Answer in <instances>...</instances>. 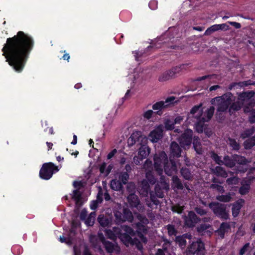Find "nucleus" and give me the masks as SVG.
<instances>
[{"instance_id": "obj_1", "label": "nucleus", "mask_w": 255, "mask_h": 255, "mask_svg": "<svg viewBox=\"0 0 255 255\" xmlns=\"http://www.w3.org/2000/svg\"><path fill=\"white\" fill-rule=\"evenodd\" d=\"M32 38L22 31L6 40L2 51L6 61L17 72H21L24 68L27 56L33 48Z\"/></svg>"}, {"instance_id": "obj_2", "label": "nucleus", "mask_w": 255, "mask_h": 255, "mask_svg": "<svg viewBox=\"0 0 255 255\" xmlns=\"http://www.w3.org/2000/svg\"><path fill=\"white\" fill-rule=\"evenodd\" d=\"M234 96L232 93L227 92L221 96L212 99L211 104L217 106V113L219 117L222 116V113L228 111L231 103L233 101Z\"/></svg>"}, {"instance_id": "obj_3", "label": "nucleus", "mask_w": 255, "mask_h": 255, "mask_svg": "<svg viewBox=\"0 0 255 255\" xmlns=\"http://www.w3.org/2000/svg\"><path fill=\"white\" fill-rule=\"evenodd\" d=\"M215 110L214 106H211L205 112H203L202 110H201L199 113L196 116L195 119L197 120V122L195 123V128L198 132L202 133L203 131L205 123L208 122L211 120Z\"/></svg>"}, {"instance_id": "obj_4", "label": "nucleus", "mask_w": 255, "mask_h": 255, "mask_svg": "<svg viewBox=\"0 0 255 255\" xmlns=\"http://www.w3.org/2000/svg\"><path fill=\"white\" fill-rule=\"evenodd\" d=\"M208 206L217 218L223 221L229 219V211L227 210L226 205L218 202H211Z\"/></svg>"}, {"instance_id": "obj_5", "label": "nucleus", "mask_w": 255, "mask_h": 255, "mask_svg": "<svg viewBox=\"0 0 255 255\" xmlns=\"http://www.w3.org/2000/svg\"><path fill=\"white\" fill-rule=\"evenodd\" d=\"M128 206H130L134 214L140 222L145 219V217L139 213L144 211V208L136 195L128 194Z\"/></svg>"}, {"instance_id": "obj_6", "label": "nucleus", "mask_w": 255, "mask_h": 255, "mask_svg": "<svg viewBox=\"0 0 255 255\" xmlns=\"http://www.w3.org/2000/svg\"><path fill=\"white\" fill-rule=\"evenodd\" d=\"M137 190L143 197H147L148 194H150V198L151 201L155 205H158L160 202L156 198L153 192L150 191V185L146 180H143L140 185L138 186Z\"/></svg>"}, {"instance_id": "obj_7", "label": "nucleus", "mask_w": 255, "mask_h": 255, "mask_svg": "<svg viewBox=\"0 0 255 255\" xmlns=\"http://www.w3.org/2000/svg\"><path fill=\"white\" fill-rule=\"evenodd\" d=\"M146 143L139 145L137 155L133 157V162L136 165H140L142 163V160L146 159L149 155L151 149Z\"/></svg>"}, {"instance_id": "obj_8", "label": "nucleus", "mask_w": 255, "mask_h": 255, "mask_svg": "<svg viewBox=\"0 0 255 255\" xmlns=\"http://www.w3.org/2000/svg\"><path fill=\"white\" fill-rule=\"evenodd\" d=\"M193 134L192 130L187 128L178 138V141L182 148H189L193 139Z\"/></svg>"}, {"instance_id": "obj_9", "label": "nucleus", "mask_w": 255, "mask_h": 255, "mask_svg": "<svg viewBox=\"0 0 255 255\" xmlns=\"http://www.w3.org/2000/svg\"><path fill=\"white\" fill-rule=\"evenodd\" d=\"M114 232L111 230H106V234L109 238L114 240L117 235L121 241L126 246H128V230L126 227L123 230L119 231L117 228H114Z\"/></svg>"}, {"instance_id": "obj_10", "label": "nucleus", "mask_w": 255, "mask_h": 255, "mask_svg": "<svg viewBox=\"0 0 255 255\" xmlns=\"http://www.w3.org/2000/svg\"><path fill=\"white\" fill-rule=\"evenodd\" d=\"M148 139L140 131H133L130 136L128 137V147L133 144L137 146L143 143H147Z\"/></svg>"}, {"instance_id": "obj_11", "label": "nucleus", "mask_w": 255, "mask_h": 255, "mask_svg": "<svg viewBox=\"0 0 255 255\" xmlns=\"http://www.w3.org/2000/svg\"><path fill=\"white\" fill-rule=\"evenodd\" d=\"M58 170L57 167L53 163L51 162L44 163L40 170L39 176L43 179L48 180L52 177L54 171H57Z\"/></svg>"}, {"instance_id": "obj_12", "label": "nucleus", "mask_w": 255, "mask_h": 255, "mask_svg": "<svg viewBox=\"0 0 255 255\" xmlns=\"http://www.w3.org/2000/svg\"><path fill=\"white\" fill-rule=\"evenodd\" d=\"M154 167L156 170L162 171V167L167 163L168 158L164 151H161L158 154H155L153 157Z\"/></svg>"}, {"instance_id": "obj_13", "label": "nucleus", "mask_w": 255, "mask_h": 255, "mask_svg": "<svg viewBox=\"0 0 255 255\" xmlns=\"http://www.w3.org/2000/svg\"><path fill=\"white\" fill-rule=\"evenodd\" d=\"M187 251L189 254L199 255L205 252L204 243L200 240L193 242L187 248Z\"/></svg>"}, {"instance_id": "obj_14", "label": "nucleus", "mask_w": 255, "mask_h": 255, "mask_svg": "<svg viewBox=\"0 0 255 255\" xmlns=\"http://www.w3.org/2000/svg\"><path fill=\"white\" fill-rule=\"evenodd\" d=\"M128 182V173L127 172L122 173L119 176V180H112L111 182V187L114 190L119 191L123 189V185Z\"/></svg>"}, {"instance_id": "obj_15", "label": "nucleus", "mask_w": 255, "mask_h": 255, "mask_svg": "<svg viewBox=\"0 0 255 255\" xmlns=\"http://www.w3.org/2000/svg\"><path fill=\"white\" fill-rule=\"evenodd\" d=\"M163 135V127L162 125L156 127L148 134V139L152 142H157Z\"/></svg>"}, {"instance_id": "obj_16", "label": "nucleus", "mask_w": 255, "mask_h": 255, "mask_svg": "<svg viewBox=\"0 0 255 255\" xmlns=\"http://www.w3.org/2000/svg\"><path fill=\"white\" fill-rule=\"evenodd\" d=\"M73 186L75 189L73 191L71 194V198L75 202L77 206H81L82 205L81 202V194L82 192L80 191L82 188V184L80 182H74Z\"/></svg>"}, {"instance_id": "obj_17", "label": "nucleus", "mask_w": 255, "mask_h": 255, "mask_svg": "<svg viewBox=\"0 0 255 255\" xmlns=\"http://www.w3.org/2000/svg\"><path fill=\"white\" fill-rule=\"evenodd\" d=\"M162 47L160 43H152L151 45L148 46L143 51H138L135 53V59L138 62L142 61V58L145 57L149 54V52L152 49H156L161 48Z\"/></svg>"}, {"instance_id": "obj_18", "label": "nucleus", "mask_w": 255, "mask_h": 255, "mask_svg": "<svg viewBox=\"0 0 255 255\" xmlns=\"http://www.w3.org/2000/svg\"><path fill=\"white\" fill-rule=\"evenodd\" d=\"M200 221V218L192 211H189L188 215L184 217L185 226L188 228L195 227V225Z\"/></svg>"}, {"instance_id": "obj_19", "label": "nucleus", "mask_w": 255, "mask_h": 255, "mask_svg": "<svg viewBox=\"0 0 255 255\" xmlns=\"http://www.w3.org/2000/svg\"><path fill=\"white\" fill-rule=\"evenodd\" d=\"M182 152V147L176 141H172L170 145V159L179 158Z\"/></svg>"}, {"instance_id": "obj_20", "label": "nucleus", "mask_w": 255, "mask_h": 255, "mask_svg": "<svg viewBox=\"0 0 255 255\" xmlns=\"http://www.w3.org/2000/svg\"><path fill=\"white\" fill-rule=\"evenodd\" d=\"M99 238L100 241L104 244L106 250L109 253H118L120 252V248L116 244L106 241L105 240L104 237L101 234H99Z\"/></svg>"}, {"instance_id": "obj_21", "label": "nucleus", "mask_w": 255, "mask_h": 255, "mask_svg": "<svg viewBox=\"0 0 255 255\" xmlns=\"http://www.w3.org/2000/svg\"><path fill=\"white\" fill-rule=\"evenodd\" d=\"M178 69L177 67H173L170 70L164 72L159 75L158 81L163 82L175 78Z\"/></svg>"}, {"instance_id": "obj_22", "label": "nucleus", "mask_w": 255, "mask_h": 255, "mask_svg": "<svg viewBox=\"0 0 255 255\" xmlns=\"http://www.w3.org/2000/svg\"><path fill=\"white\" fill-rule=\"evenodd\" d=\"M163 168L165 174L168 176H171L177 170L176 162L173 159H170L169 161L165 163Z\"/></svg>"}, {"instance_id": "obj_23", "label": "nucleus", "mask_w": 255, "mask_h": 255, "mask_svg": "<svg viewBox=\"0 0 255 255\" xmlns=\"http://www.w3.org/2000/svg\"><path fill=\"white\" fill-rule=\"evenodd\" d=\"M255 95V92L254 91H248L240 93L238 95V100L241 102L247 103L251 101H255L254 99H252Z\"/></svg>"}, {"instance_id": "obj_24", "label": "nucleus", "mask_w": 255, "mask_h": 255, "mask_svg": "<svg viewBox=\"0 0 255 255\" xmlns=\"http://www.w3.org/2000/svg\"><path fill=\"white\" fill-rule=\"evenodd\" d=\"M244 202L245 200L243 199H240L233 203L232 212L234 217H237L239 215Z\"/></svg>"}, {"instance_id": "obj_25", "label": "nucleus", "mask_w": 255, "mask_h": 255, "mask_svg": "<svg viewBox=\"0 0 255 255\" xmlns=\"http://www.w3.org/2000/svg\"><path fill=\"white\" fill-rule=\"evenodd\" d=\"M193 148L196 153L198 154H202L204 152L201 139L198 136H194L193 139Z\"/></svg>"}, {"instance_id": "obj_26", "label": "nucleus", "mask_w": 255, "mask_h": 255, "mask_svg": "<svg viewBox=\"0 0 255 255\" xmlns=\"http://www.w3.org/2000/svg\"><path fill=\"white\" fill-rule=\"evenodd\" d=\"M230 229L231 226L229 223L223 222L221 224L217 232L221 238L223 239L225 237V233H227Z\"/></svg>"}, {"instance_id": "obj_27", "label": "nucleus", "mask_w": 255, "mask_h": 255, "mask_svg": "<svg viewBox=\"0 0 255 255\" xmlns=\"http://www.w3.org/2000/svg\"><path fill=\"white\" fill-rule=\"evenodd\" d=\"M244 103L240 100L235 102H232L229 106L228 112L230 115H232L236 112L239 111L243 107Z\"/></svg>"}, {"instance_id": "obj_28", "label": "nucleus", "mask_w": 255, "mask_h": 255, "mask_svg": "<svg viewBox=\"0 0 255 255\" xmlns=\"http://www.w3.org/2000/svg\"><path fill=\"white\" fill-rule=\"evenodd\" d=\"M168 107L167 105L165 104L164 101H159L152 105V109L153 110H157L156 112H154L155 115L161 116L162 115V110L166 109Z\"/></svg>"}, {"instance_id": "obj_29", "label": "nucleus", "mask_w": 255, "mask_h": 255, "mask_svg": "<svg viewBox=\"0 0 255 255\" xmlns=\"http://www.w3.org/2000/svg\"><path fill=\"white\" fill-rule=\"evenodd\" d=\"M115 216L118 224L122 223L128 219V214L126 209L123 210V213L120 211L116 212Z\"/></svg>"}, {"instance_id": "obj_30", "label": "nucleus", "mask_w": 255, "mask_h": 255, "mask_svg": "<svg viewBox=\"0 0 255 255\" xmlns=\"http://www.w3.org/2000/svg\"><path fill=\"white\" fill-rule=\"evenodd\" d=\"M82 252H83V255H91L89 253L87 248L83 245L74 248V255H82Z\"/></svg>"}, {"instance_id": "obj_31", "label": "nucleus", "mask_w": 255, "mask_h": 255, "mask_svg": "<svg viewBox=\"0 0 255 255\" xmlns=\"http://www.w3.org/2000/svg\"><path fill=\"white\" fill-rule=\"evenodd\" d=\"M128 244L132 246H135L136 248L140 251L143 249V246L141 242L136 237L132 238L130 237V235H128Z\"/></svg>"}, {"instance_id": "obj_32", "label": "nucleus", "mask_w": 255, "mask_h": 255, "mask_svg": "<svg viewBox=\"0 0 255 255\" xmlns=\"http://www.w3.org/2000/svg\"><path fill=\"white\" fill-rule=\"evenodd\" d=\"M213 172L217 176L226 178L228 176V173L225 169L220 166H216L213 169Z\"/></svg>"}, {"instance_id": "obj_33", "label": "nucleus", "mask_w": 255, "mask_h": 255, "mask_svg": "<svg viewBox=\"0 0 255 255\" xmlns=\"http://www.w3.org/2000/svg\"><path fill=\"white\" fill-rule=\"evenodd\" d=\"M112 168L113 165H109L107 167V164L105 162H103L99 166L100 173L103 174L105 176H107L109 174Z\"/></svg>"}, {"instance_id": "obj_34", "label": "nucleus", "mask_w": 255, "mask_h": 255, "mask_svg": "<svg viewBox=\"0 0 255 255\" xmlns=\"http://www.w3.org/2000/svg\"><path fill=\"white\" fill-rule=\"evenodd\" d=\"M227 143L233 150L238 151L241 148L240 143L235 139L231 137L228 138Z\"/></svg>"}, {"instance_id": "obj_35", "label": "nucleus", "mask_w": 255, "mask_h": 255, "mask_svg": "<svg viewBox=\"0 0 255 255\" xmlns=\"http://www.w3.org/2000/svg\"><path fill=\"white\" fill-rule=\"evenodd\" d=\"M172 186L178 190H183V184L181 180L177 176H173L172 178Z\"/></svg>"}, {"instance_id": "obj_36", "label": "nucleus", "mask_w": 255, "mask_h": 255, "mask_svg": "<svg viewBox=\"0 0 255 255\" xmlns=\"http://www.w3.org/2000/svg\"><path fill=\"white\" fill-rule=\"evenodd\" d=\"M235 164L237 163L240 165H246L250 162L245 157L238 154L233 155Z\"/></svg>"}, {"instance_id": "obj_37", "label": "nucleus", "mask_w": 255, "mask_h": 255, "mask_svg": "<svg viewBox=\"0 0 255 255\" xmlns=\"http://www.w3.org/2000/svg\"><path fill=\"white\" fill-rule=\"evenodd\" d=\"M102 193L101 191H99L96 200L92 201L90 204V208L92 210L96 209L99 204L101 203L102 201Z\"/></svg>"}, {"instance_id": "obj_38", "label": "nucleus", "mask_w": 255, "mask_h": 255, "mask_svg": "<svg viewBox=\"0 0 255 255\" xmlns=\"http://www.w3.org/2000/svg\"><path fill=\"white\" fill-rule=\"evenodd\" d=\"M98 221L102 227H107L111 222V219L110 218L105 217L103 215H100L99 216Z\"/></svg>"}, {"instance_id": "obj_39", "label": "nucleus", "mask_w": 255, "mask_h": 255, "mask_svg": "<svg viewBox=\"0 0 255 255\" xmlns=\"http://www.w3.org/2000/svg\"><path fill=\"white\" fill-rule=\"evenodd\" d=\"M224 164L227 167L232 168L235 166V160L233 155L232 157L228 155L225 156L224 157Z\"/></svg>"}, {"instance_id": "obj_40", "label": "nucleus", "mask_w": 255, "mask_h": 255, "mask_svg": "<svg viewBox=\"0 0 255 255\" xmlns=\"http://www.w3.org/2000/svg\"><path fill=\"white\" fill-rule=\"evenodd\" d=\"M182 177L186 180H190L192 179V175L190 170L186 167H182L180 170Z\"/></svg>"}, {"instance_id": "obj_41", "label": "nucleus", "mask_w": 255, "mask_h": 255, "mask_svg": "<svg viewBox=\"0 0 255 255\" xmlns=\"http://www.w3.org/2000/svg\"><path fill=\"white\" fill-rule=\"evenodd\" d=\"M255 145V136H252L244 142V148L246 149H250Z\"/></svg>"}, {"instance_id": "obj_42", "label": "nucleus", "mask_w": 255, "mask_h": 255, "mask_svg": "<svg viewBox=\"0 0 255 255\" xmlns=\"http://www.w3.org/2000/svg\"><path fill=\"white\" fill-rule=\"evenodd\" d=\"M203 104L202 103H200L198 105H195L190 110V112L188 114V117L187 119H189V118L191 117H195L196 116H194L195 114L197 113V112H200L201 111L200 109L202 107ZM199 113H198L199 114Z\"/></svg>"}, {"instance_id": "obj_43", "label": "nucleus", "mask_w": 255, "mask_h": 255, "mask_svg": "<svg viewBox=\"0 0 255 255\" xmlns=\"http://www.w3.org/2000/svg\"><path fill=\"white\" fill-rule=\"evenodd\" d=\"M255 129L254 128H248L243 131L241 134V137L245 139L252 136L255 132Z\"/></svg>"}, {"instance_id": "obj_44", "label": "nucleus", "mask_w": 255, "mask_h": 255, "mask_svg": "<svg viewBox=\"0 0 255 255\" xmlns=\"http://www.w3.org/2000/svg\"><path fill=\"white\" fill-rule=\"evenodd\" d=\"M216 199L220 202H229L232 199L231 194L229 193L226 195H218L216 196Z\"/></svg>"}, {"instance_id": "obj_45", "label": "nucleus", "mask_w": 255, "mask_h": 255, "mask_svg": "<svg viewBox=\"0 0 255 255\" xmlns=\"http://www.w3.org/2000/svg\"><path fill=\"white\" fill-rule=\"evenodd\" d=\"M95 212H93L91 213L89 216L85 220V224L88 226H92L95 221Z\"/></svg>"}, {"instance_id": "obj_46", "label": "nucleus", "mask_w": 255, "mask_h": 255, "mask_svg": "<svg viewBox=\"0 0 255 255\" xmlns=\"http://www.w3.org/2000/svg\"><path fill=\"white\" fill-rule=\"evenodd\" d=\"M155 197H157L160 198H162L164 197V193L163 189L160 187L159 184H157L155 186L154 188Z\"/></svg>"}, {"instance_id": "obj_47", "label": "nucleus", "mask_w": 255, "mask_h": 255, "mask_svg": "<svg viewBox=\"0 0 255 255\" xmlns=\"http://www.w3.org/2000/svg\"><path fill=\"white\" fill-rule=\"evenodd\" d=\"M250 189V185L245 182L239 188V192L241 195L247 194Z\"/></svg>"}, {"instance_id": "obj_48", "label": "nucleus", "mask_w": 255, "mask_h": 255, "mask_svg": "<svg viewBox=\"0 0 255 255\" xmlns=\"http://www.w3.org/2000/svg\"><path fill=\"white\" fill-rule=\"evenodd\" d=\"M175 242L181 248H184L186 245V241L181 236H177L175 238Z\"/></svg>"}, {"instance_id": "obj_49", "label": "nucleus", "mask_w": 255, "mask_h": 255, "mask_svg": "<svg viewBox=\"0 0 255 255\" xmlns=\"http://www.w3.org/2000/svg\"><path fill=\"white\" fill-rule=\"evenodd\" d=\"M246 105L244 107V112L245 113H251L252 110L251 109L254 107L255 105V101H251L250 102L245 103Z\"/></svg>"}, {"instance_id": "obj_50", "label": "nucleus", "mask_w": 255, "mask_h": 255, "mask_svg": "<svg viewBox=\"0 0 255 255\" xmlns=\"http://www.w3.org/2000/svg\"><path fill=\"white\" fill-rule=\"evenodd\" d=\"M166 229L168 231L169 236H176L177 234V231L175 229L174 225L172 224H168L166 226Z\"/></svg>"}, {"instance_id": "obj_51", "label": "nucleus", "mask_w": 255, "mask_h": 255, "mask_svg": "<svg viewBox=\"0 0 255 255\" xmlns=\"http://www.w3.org/2000/svg\"><path fill=\"white\" fill-rule=\"evenodd\" d=\"M219 30L217 24H214L208 28L204 32V35H210L213 32Z\"/></svg>"}, {"instance_id": "obj_52", "label": "nucleus", "mask_w": 255, "mask_h": 255, "mask_svg": "<svg viewBox=\"0 0 255 255\" xmlns=\"http://www.w3.org/2000/svg\"><path fill=\"white\" fill-rule=\"evenodd\" d=\"M211 157L217 164L220 165L224 164V161L221 159V157L217 153L213 152Z\"/></svg>"}, {"instance_id": "obj_53", "label": "nucleus", "mask_w": 255, "mask_h": 255, "mask_svg": "<svg viewBox=\"0 0 255 255\" xmlns=\"http://www.w3.org/2000/svg\"><path fill=\"white\" fill-rule=\"evenodd\" d=\"M127 150L125 151V148L123 149H121L119 150V154H120V157L121 158V163L122 164H124L126 162L127 159Z\"/></svg>"}, {"instance_id": "obj_54", "label": "nucleus", "mask_w": 255, "mask_h": 255, "mask_svg": "<svg viewBox=\"0 0 255 255\" xmlns=\"http://www.w3.org/2000/svg\"><path fill=\"white\" fill-rule=\"evenodd\" d=\"M211 225L207 224H201L197 228V231L199 233H201L206 230L209 229Z\"/></svg>"}, {"instance_id": "obj_55", "label": "nucleus", "mask_w": 255, "mask_h": 255, "mask_svg": "<svg viewBox=\"0 0 255 255\" xmlns=\"http://www.w3.org/2000/svg\"><path fill=\"white\" fill-rule=\"evenodd\" d=\"M143 232H134L133 230L128 226V235H136L140 239L144 235L143 234Z\"/></svg>"}, {"instance_id": "obj_56", "label": "nucleus", "mask_w": 255, "mask_h": 255, "mask_svg": "<svg viewBox=\"0 0 255 255\" xmlns=\"http://www.w3.org/2000/svg\"><path fill=\"white\" fill-rule=\"evenodd\" d=\"M165 128L167 130H172L174 128V122L171 121L169 120H167L165 122Z\"/></svg>"}, {"instance_id": "obj_57", "label": "nucleus", "mask_w": 255, "mask_h": 255, "mask_svg": "<svg viewBox=\"0 0 255 255\" xmlns=\"http://www.w3.org/2000/svg\"><path fill=\"white\" fill-rule=\"evenodd\" d=\"M210 188L213 189H216L220 193H223L225 191L223 186L217 184H211Z\"/></svg>"}, {"instance_id": "obj_58", "label": "nucleus", "mask_w": 255, "mask_h": 255, "mask_svg": "<svg viewBox=\"0 0 255 255\" xmlns=\"http://www.w3.org/2000/svg\"><path fill=\"white\" fill-rule=\"evenodd\" d=\"M238 179L236 177H230L227 179L226 183L229 185H236L238 183Z\"/></svg>"}, {"instance_id": "obj_59", "label": "nucleus", "mask_w": 255, "mask_h": 255, "mask_svg": "<svg viewBox=\"0 0 255 255\" xmlns=\"http://www.w3.org/2000/svg\"><path fill=\"white\" fill-rule=\"evenodd\" d=\"M136 230L135 232H146L147 230L144 225L140 222H138L136 224Z\"/></svg>"}, {"instance_id": "obj_60", "label": "nucleus", "mask_w": 255, "mask_h": 255, "mask_svg": "<svg viewBox=\"0 0 255 255\" xmlns=\"http://www.w3.org/2000/svg\"><path fill=\"white\" fill-rule=\"evenodd\" d=\"M155 114V113L152 110H148L143 113V117L144 119L149 120L151 118L153 114Z\"/></svg>"}, {"instance_id": "obj_61", "label": "nucleus", "mask_w": 255, "mask_h": 255, "mask_svg": "<svg viewBox=\"0 0 255 255\" xmlns=\"http://www.w3.org/2000/svg\"><path fill=\"white\" fill-rule=\"evenodd\" d=\"M59 240L61 243H65L69 245L72 244V241L70 236L68 238H65L64 236L60 237Z\"/></svg>"}, {"instance_id": "obj_62", "label": "nucleus", "mask_w": 255, "mask_h": 255, "mask_svg": "<svg viewBox=\"0 0 255 255\" xmlns=\"http://www.w3.org/2000/svg\"><path fill=\"white\" fill-rule=\"evenodd\" d=\"M250 243H247L245 244L243 247L240 249L239 252V255H244L248 251L250 247Z\"/></svg>"}, {"instance_id": "obj_63", "label": "nucleus", "mask_w": 255, "mask_h": 255, "mask_svg": "<svg viewBox=\"0 0 255 255\" xmlns=\"http://www.w3.org/2000/svg\"><path fill=\"white\" fill-rule=\"evenodd\" d=\"M196 212L200 216H204L207 214V211L201 207H197L195 208Z\"/></svg>"}, {"instance_id": "obj_64", "label": "nucleus", "mask_w": 255, "mask_h": 255, "mask_svg": "<svg viewBox=\"0 0 255 255\" xmlns=\"http://www.w3.org/2000/svg\"><path fill=\"white\" fill-rule=\"evenodd\" d=\"M249 121L251 124L255 123V109H252L249 117Z\"/></svg>"}]
</instances>
